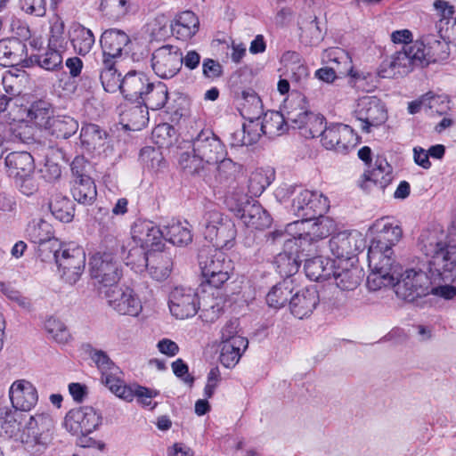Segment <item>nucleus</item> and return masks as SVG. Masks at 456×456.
<instances>
[{
  "label": "nucleus",
  "mask_w": 456,
  "mask_h": 456,
  "mask_svg": "<svg viewBox=\"0 0 456 456\" xmlns=\"http://www.w3.org/2000/svg\"><path fill=\"white\" fill-rule=\"evenodd\" d=\"M120 117L122 122H125V128L133 131L141 130L149 121L148 110L141 102L137 104L126 105Z\"/></svg>",
  "instance_id": "obj_38"
},
{
  "label": "nucleus",
  "mask_w": 456,
  "mask_h": 456,
  "mask_svg": "<svg viewBox=\"0 0 456 456\" xmlns=\"http://www.w3.org/2000/svg\"><path fill=\"white\" fill-rule=\"evenodd\" d=\"M167 24L168 18L165 14L159 13L147 23V31L152 39L164 37L168 33Z\"/></svg>",
  "instance_id": "obj_63"
},
{
  "label": "nucleus",
  "mask_w": 456,
  "mask_h": 456,
  "mask_svg": "<svg viewBox=\"0 0 456 456\" xmlns=\"http://www.w3.org/2000/svg\"><path fill=\"white\" fill-rule=\"evenodd\" d=\"M26 232L33 243L49 241L55 239L53 225L43 218H35L30 221L26 228Z\"/></svg>",
  "instance_id": "obj_46"
},
{
  "label": "nucleus",
  "mask_w": 456,
  "mask_h": 456,
  "mask_svg": "<svg viewBox=\"0 0 456 456\" xmlns=\"http://www.w3.org/2000/svg\"><path fill=\"white\" fill-rule=\"evenodd\" d=\"M151 252L148 248L141 245L132 248L126 256V265L131 266L136 273L142 272L149 265Z\"/></svg>",
  "instance_id": "obj_57"
},
{
  "label": "nucleus",
  "mask_w": 456,
  "mask_h": 456,
  "mask_svg": "<svg viewBox=\"0 0 456 456\" xmlns=\"http://www.w3.org/2000/svg\"><path fill=\"white\" fill-rule=\"evenodd\" d=\"M168 305L171 314L177 319L194 316L200 307L198 295L190 288L175 287L169 293Z\"/></svg>",
  "instance_id": "obj_17"
},
{
  "label": "nucleus",
  "mask_w": 456,
  "mask_h": 456,
  "mask_svg": "<svg viewBox=\"0 0 456 456\" xmlns=\"http://www.w3.org/2000/svg\"><path fill=\"white\" fill-rule=\"evenodd\" d=\"M192 155L183 152L179 164L183 170L191 175L203 177L211 183V177H207L206 166L218 163L227 155L225 145L211 130H201L191 141Z\"/></svg>",
  "instance_id": "obj_2"
},
{
  "label": "nucleus",
  "mask_w": 456,
  "mask_h": 456,
  "mask_svg": "<svg viewBox=\"0 0 456 456\" xmlns=\"http://www.w3.org/2000/svg\"><path fill=\"white\" fill-rule=\"evenodd\" d=\"M142 163L151 170H157L161 167L163 157L159 149L144 147L140 151Z\"/></svg>",
  "instance_id": "obj_64"
},
{
  "label": "nucleus",
  "mask_w": 456,
  "mask_h": 456,
  "mask_svg": "<svg viewBox=\"0 0 456 456\" xmlns=\"http://www.w3.org/2000/svg\"><path fill=\"white\" fill-rule=\"evenodd\" d=\"M421 251L429 257L428 272L430 276L421 271L409 269L395 279L391 286L396 296L407 302L430 294L433 283L452 281L456 273V221L449 229L448 235L441 231H425L419 237Z\"/></svg>",
  "instance_id": "obj_1"
},
{
  "label": "nucleus",
  "mask_w": 456,
  "mask_h": 456,
  "mask_svg": "<svg viewBox=\"0 0 456 456\" xmlns=\"http://www.w3.org/2000/svg\"><path fill=\"white\" fill-rule=\"evenodd\" d=\"M308 224L298 225V230L302 231L294 236L293 240H287L286 246L289 247L294 243L306 255H315L320 248L319 242L327 238L335 231V222L329 216H317L313 221H307Z\"/></svg>",
  "instance_id": "obj_5"
},
{
  "label": "nucleus",
  "mask_w": 456,
  "mask_h": 456,
  "mask_svg": "<svg viewBox=\"0 0 456 456\" xmlns=\"http://www.w3.org/2000/svg\"><path fill=\"white\" fill-rule=\"evenodd\" d=\"M305 99L301 94H297L291 99H288L284 103L286 113V121L290 123L294 129H299L304 126L305 121L311 113L305 107Z\"/></svg>",
  "instance_id": "obj_34"
},
{
  "label": "nucleus",
  "mask_w": 456,
  "mask_h": 456,
  "mask_svg": "<svg viewBox=\"0 0 456 456\" xmlns=\"http://www.w3.org/2000/svg\"><path fill=\"white\" fill-rule=\"evenodd\" d=\"M393 167L386 159L378 157L371 170L364 172L359 182V186L366 192H370L374 187L384 191L393 181Z\"/></svg>",
  "instance_id": "obj_21"
},
{
  "label": "nucleus",
  "mask_w": 456,
  "mask_h": 456,
  "mask_svg": "<svg viewBox=\"0 0 456 456\" xmlns=\"http://www.w3.org/2000/svg\"><path fill=\"white\" fill-rule=\"evenodd\" d=\"M71 192L74 200L84 205H91L97 196L96 186L91 177L74 180Z\"/></svg>",
  "instance_id": "obj_48"
},
{
  "label": "nucleus",
  "mask_w": 456,
  "mask_h": 456,
  "mask_svg": "<svg viewBox=\"0 0 456 456\" xmlns=\"http://www.w3.org/2000/svg\"><path fill=\"white\" fill-rule=\"evenodd\" d=\"M392 248H379L370 245L368 250V262L370 273L367 277V286L370 290H378L394 284L400 267L395 264Z\"/></svg>",
  "instance_id": "obj_3"
},
{
  "label": "nucleus",
  "mask_w": 456,
  "mask_h": 456,
  "mask_svg": "<svg viewBox=\"0 0 456 456\" xmlns=\"http://www.w3.org/2000/svg\"><path fill=\"white\" fill-rule=\"evenodd\" d=\"M415 44L420 45L419 55L422 67L444 61L450 55L448 43L444 39H437L435 35L427 36L422 40L415 41Z\"/></svg>",
  "instance_id": "obj_24"
},
{
  "label": "nucleus",
  "mask_w": 456,
  "mask_h": 456,
  "mask_svg": "<svg viewBox=\"0 0 456 456\" xmlns=\"http://www.w3.org/2000/svg\"><path fill=\"white\" fill-rule=\"evenodd\" d=\"M9 396L14 409L26 413L38 400L37 388L28 380L14 381L9 390Z\"/></svg>",
  "instance_id": "obj_26"
},
{
  "label": "nucleus",
  "mask_w": 456,
  "mask_h": 456,
  "mask_svg": "<svg viewBox=\"0 0 456 456\" xmlns=\"http://www.w3.org/2000/svg\"><path fill=\"white\" fill-rule=\"evenodd\" d=\"M177 101L184 102V98L177 96V99L169 101L167 86L162 82H158L157 84L149 83L141 102L147 110H157L166 107L167 112L182 117L183 115V108L175 105Z\"/></svg>",
  "instance_id": "obj_18"
},
{
  "label": "nucleus",
  "mask_w": 456,
  "mask_h": 456,
  "mask_svg": "<svg viewBox=\"0 0 456 456\" xmlns=\"http://www.w3.org/2000/svg\"><path fill=\"white\" fill-rule=\"evenodd\" d=\"M108 137V132L96 124H84L80 130L81 145L93 155H100L104 151Z\"/></svg>",
  "instance_id": "obj_27"
},
{
  "label": "nucleus",
  "mask_w": 456,
  "mask_h": 456,
  "mask_svg": "<svg viewBox=\"0 0 456 456\" xmlns=\"http://www.w3.org/2000/svg\"><path fill=\"white\" fill-rule=\"evenodd\" d=\"M294 290L293 281L290 279H285L272 288L266 295V302L269 306L281 308L289 301Z\"/></svg>",
  "instance_id": "obj_45"
},
{
  "label": "nucleus",
  "mask_w": 456,
  "mask_h": 456,
  "mask_svg": "<svg viewBox=\"0 0 456 456\" xmlns=\"http://www.w3.org/2000/svg\"><path fill=\"white\" fill-rule=\"evenodd\" d=\"M329 208L327 198L322 194L308 190L299 191L292 200V211L300 220L289 224V229L295 226L308 224L307 221H313L317 216H322Z\"/></svg>",
  "instance_id": "obj_10"
},
{
  "label": "nucleus",
  "mask_w": 456,
  "mask_h": 456,
  "mask_svg": "<svg viewBox=\"0 0 456 456\" xmlns=\"http://www.w3.org/2000/svg\"><path fill=\"white\" fill-rule=\"evenodd\" d=\"M89 271L92 279L110 287L115 285L122 275L119 258L113 252L95 253L90 258Z\"/></svg>",
  "instance_id": "obj_11"
},
{
  "label": "nucleus",
  "mask_w": 456,
  "mask_h": 456,
  "mask_svg": "<svg viewBox=\"0 0 456 456\" xmlns=\"http://www.w3.org/2000/svg\"><path fill=\"white\" fill-rule=\"evenodd\" d=\"M28 417V414L17 409L6 411L3 418L1 428L7 436L13 437L15 440L20 441L22 428Z\"/></svg>",
  "instance_id": "obj_44"
},
{
  "label": "nucleus",
  "mask_w": 456,
  "mask_h": 456,
  "mask_svg": "<svg viewBox=\"0 0 456 456\" xmlns=\"http://www.w3.org/2000/svg\"><path fill=\"white\" fill-rule=\"evenodd\" d=\"M354 115L362 122V130L365 133H370L371 126H378L387 119L384 105L376 96L360 98L354 110Z\"/></svg>",
  "instance_id": "obj_16"
},
{
  "label": "nucleus",
  "mask_w": 456,
  "mask_h": 456,
  "mask_svg": "<svg viewBox=\"0 0 456 456\" xmlns=\"http://www.w3.org/2000/svg\"><path fill=\"white\" fill-rule=\"evenodd\" d=\"M99 10L106 18L116 21L136 12L138 6L134 2H101Z\"/></svg>",
  "instance_id": "obj_47"
},
{
  "label": "nucleus",
  "mask_w": 456,
  "mask_h": 456,
  "mask_svg": "<svg viewBox=\"0 0 456 456\" xmlns=\"http://www.w3.org/2000/svg\"><path fill=\"white\" fill-rule=\"evenodd\" d=\"M67 45L68 39L65 36V23L60 16L56 15L51 20L48 46L66 50Z\"/></svg>",
  "instance_id": "obj_58"
},
{
  "label": "nucleus",
  "mask_w": 456,
  "mask_h": 456,
  "mask_svg": "<svg viewBox=\"0 0 456 456\" xmlns=\"http://www.w3.org/2000/svg\"><path fill=\"white\" fill-rule=\"evenodd\" d=\"M319 303V295L315 288H305L297 291L289 299L291 314L303 319L310 315Z\"/></svg>",
  "instance_id": "obj_28"
},
{
  "label": "nucleus",
  "mask_w": 456,
  "mask_h": 456,
  "mask_svg": "<svg viewBox=\"0 0 456 456\" xmlns=\"http://www.w3.org/2000/svg\"><path fill=\"white\" fill-rule=\"evenodd\" d=\"M305 256H311V255H306V252H303L302 248L297 251L296 256H293L291 252L280 253L276 257L279 273L285 276H291L296 273L298 271L299 263L303 261Z\"/></svg>",
  "instance_id": "obj_54"
},
{
  "label": "nucleus",
  "mask_w": 456,
  "mask_h": 456,
  "mask_svg": "<svg viewBox=\"0 0 456 456\" xmlns=\"http://www.w3.org/2000/svg\"><path fill=\"white\" fill-rule=\"evenodd\" d=\"M69 38L76 53L85 56L94 45V36L91 29L80 23H73L69 32Z\"/></svg>",
  "instance_id": "obj_35"
},
{
  "label": "nucleus",
  "mask_w": 456,
  "mask_h": 456,
  "mask_svg": "<svg viewBox=\"0 0 456 456\" xmlns=\"http://www.w3.org/2000/svg\"><path fill=\"white\" fill-rule=\"evenodd\" d=\"M239 110L240 115L248 121H258L263 114V104L257 94L248 89L241 92Z\"/></svg>",
  "instance_id": "obj_39"
},
{
  "label": "nucleus",
  "mask_w": 456,
  "mask_h": 456,
  "mask_svg": "<svg viewBox=\"0 0 456 456\" xmlns=\"http://www.w3.org/2000/svg\"><path fill=\"white\" fill-rule=\"evenodd\" d=\"M281 62L284 65L287 72L291 73V77L295 81H299L308 76V69L297 52H285L281 58Z\"/></svg>",
  "instance_id": "obj_51"
},
{
  "label": "nucleus",
  "mask_w": 456,
  "mask_h": 456,
  "mask_svg": "<svg viewBox=\"0 0 456 456\" xmlns=\"http://www.w3.org/2000/svg\"><path fill=\"white\" fill-rule=\"evenodd\" d=\"M174 254L169 250L157 249L150 253L147 269L151 276L161 281L167 279L173 270Z\"/></svg>",
  "instance_id": "obj_29"
},
{
  "label": "nucleus",
  "mask_w": 456,
  "mask_h": 456,
  "mask_svg": "<svg viewBox=\"0 0 456 456\" xmlns=\"http://www.w3.org/2000/svg\"><path fill=\"white\" fill-rule=\"evenodd\" d=\"M329 247L336 258L348 261L361 250L362 240L357 232L344 231L331 237Z\"/></svg>",
  "instance_id": "obj_23"
},
{
  "label": "nucleus",
  "mask_w": 456,
  "mask_h": 456,
  "mask_svg": "<svg viewBox=\"0 0 456 456\" xmlns=\"http://www.w3.org/2000/svg\"><path fill=\"white\" fill-rule=\"evenodd\" d=\"M37 254L43 262L55 261V256L60 255L63 246L58 239L38 242Z\"/></svg>",
  "instance_id": "obj_62"
},
{
  "label": "nucleus",
  "mask_w": 456,
  "mask_h": 456,
  "mask_svg": "<svg viewBox=\"0 0 456 456\" xmlns=\"http://www.w3.org/2000/svg\"><path fill=\"white\" fill-rule=\"evenodd\" d=\"M4 163L9 175L13 179L34 174V159L28 151L11 152L6 156Z\"/></svg>",
  "instance_id": "obj_30"
},
{
  "label": "nucleus",
  "mask_w": 456,
  "mask_h": 456,
  "mask_svg": "<svg viewBox=\"0 0 456 456\" xmlns=\"http://www.w3.org/2000/svg\"><path fill=\"white\" fill-rule=\"evenodd\" d=\"M199 265L205 281L216 289L230 279L233 269L232 261L217 248H201L199 253Z\"/></svg>",
  "instance_id": "obj_6"
},
{
  "label": "nucleus",
  "mask_w": 456,
  "mask_h": 456,
  "mask_svg": "<svg viewBox=\"0 0 456 456\" xmlns=\"http://www.w3.org/2000/svg\"><path fill=\"white\" fill-rule=\"evenodd\" d=\"M53 420L47 413L28 415L20 441L31 453H42L53 441Z\"/></svg>",
  "instance_id": "obj_4"
},
{
  "label": "nucleus",
  "mask_w": 456,
  "mask_h": 456,
  "mask_svg": "<svg viewBox=\"0 0 456 456\" xmlns=\"http://www.w3.org/2000/svg\"><path fill=\"white\" fill-rule=\"evenodd\" d=\"M216 165L215 182L224 188L233 185L241 175L242 167L226 157L221 159Z\"/></svg>",
  "instance_id": "obj_36"
},
{
  "label": "nucleus",
  "mask_w": 456,
  "mask_h": 456,
  "mask_svg": "<svg viewBox=\"0 0 456 456\" xmlns=\"http://www.w3.org/2000/svg\"><path fill=\"white\" fill-rule=\"evenodd\" d=\"M373 235L370 245L378 246L379 248H392L403 237V229L398 221L388 216L376 220L370 227Z\"/></svg>",
  "instance_id": "obj_19"
},
{
  "label": "nucleus",
  "mask_w": 456,
  "mask_h": 456,
  "mask_svg": "<svg viewBox=\"0 0 456 456\" xmlns=\"http://www.w3.org/2000/svg\"><path fill=\"white\" fill-rule=\"evenodd\" d=\"M132 238L141 246L154 251L160 249L163 231L150 220L138 219L132 226Z\"/></svg>",
  "instance_id": "obj_25"
},
{
  "label": "nucleus",
  "mask_w": 456,
  "mask_h": 456,
  "mask_svg": "<svg viewBox=\"0 0 456 456\" xmlns=\"http://www.w3.org/2000/svg\"><path fill=\"white\" fill-rule=\"evenodd\" d=\"M149 83L148 77L142 73L128 72L122 78L119 91L126 100L140 103Z\"/></svg>",
  "instance_id": "obj_31"
},
{
  "label": "nucleus",
  "mask_w": 456,
  "mask_h": 456,
  "mask_svg": "<svg viewBox=\"0 0 456 456\" xmlns=\"http://www.w3.org/2000/svg\"><path fill=\"white\" fill-rule=\"evenodd\" d=\"M260 126L261 123L258 121H248V124H243L241 129L235 131V136H242V139L237 143L247 146L256 143L261 136Z\"/></svg>",
  "instance_id": "obj_60"
},
{
  "label": "nucleus",
  "mask_w": 456,
  "mask_h": 456,
  "mask_svg": "<svg viewBox=\"0 0 456 456\" xmlns=\"http://www.w3.org/2000/svg\"><path fill=\"white\" fill-rule=\"evenodd\" d=\"M312 256L303 257L305 275L314 281L329 280L332 275L335 263L321 256Z\"/></svg>",
  "instance_id": "obj_32"
},
{
  "label": "nucleus",
  "mask_w": 456,
  "mask_h": 456,
  "mask_svg": "<svg viewBox=\"0 0 456 456\" xmlns=\"http://www.w3.org/2000/svg\"><path fill=\"white\" fill-rule=\"evenodd\" d=\"M47 129L56 138L67 139L77 131L78 123L69 116H58L53 118Z\"/></svg>",
  "instance_id": "obj_53"
},
{
  "label": "nucleus",
  "mask_w": 456,
  "mask_h": 456,
  "mask_svg": "<svg viewBox=\"0 0 456 456\" xmlns=\"http://www.w3.org/2000/svg\"><path fill=\"white\" fill-rule=\"evenodd\" d=\"M337 286L342 290H354L362 279V271L357 266L340 267L334 266L332 275Z\"/></svg>",
  "instance_id": "obj_41"
},
{
  "label": "nucleus",
  "mask_w": 456,
  "mask_h": 456,
  "mask_svg": "<svg viewBox=\"0 0 456 456\" xmlns=\"http://www.w3.org/2000/svg\"><path fill=\"white\" fill-rule=\"evenodd\" d=\"M183 60V52L178 46L165 45L152 53L151 67L158 77L172 78L182 69Z\"/></svg>",
  "instance_id": "obj_13"
},
{
  "label": "nucleus",
  "mask_w": 456,
  "mask_h": 456,
  "mask_svg": "<svg viewBox=\"0 0 456 456\" xmlns=\"http://www.w3.org/2000/svg\"><path fill=\"white\" fill-rule=\"evenodd\" d=\"M329 61L335 64L334 67L321 68L315 72V76L327 83H331L337 77V74L345 75L348 73L354 80V86L357 89L366 90L364 81L370 77V74L364 75L358 71H354L351 66L349 55L339 48L330 49L327 52ZM369 91V89H367Z\"/></svg>",
  "instance_id": "obj_9"
},
{
  "label": "nucleus",
  "mask_w": 456,
  "mask_h": 456,
  "mask_svg": "<svg viewBox=\"0 0 456 456\" xmlns=\"http://www.w3.org/2000/svg\"><path fill=\"white\" fill-rule=\"evenodd\" d=\"M322 145L328 150L346 152L355 145V136L353 129L343 124H332L325 126L322 134Z\"/></svg>",
  "instance_id": "obj_20"
},
{
  "label": "nucleus",
  "mask_w": 456,
  "mask_h": 456,
  "mask_svg": "<svg viewBox=\"0 0 456 456\" xmlns=\"http://www.w3.org/2000/svg\"><path fill=\"white\" fill-rule=\"evenodd\" d=\"M102 417L91 406L70 410L65 416L64 427L73 436L91 434L101 425Z\"/></svg>",
  "instance_id": "obj_14"
},
{
  "label": "nucleus",
  "mask_w": 456,
  "mask_h": 456,
  "mask_svg": "<svg viewBox=\"0 0 456 456\" xmlns=\"http://www.w3.org/2000/svg\"><path fill=\"white\" fill-rule=\"evenodd\" d=\"M51 104L45 101L34 102L27 110V117L39 127L47 129L52 121Z\"/></svg>",
  "instance_id": "obj_50"
},
{
  "label": "nucleus",
  "mask_w": 456,
  "mask_h": 456,
  "mask_svg": "<svg viewBox=\"0 0 456 456\" xmlns=\"http://www.w3.org/2000/svg\"><path fill=\"white\" fill-rule=\"evenodd\" d=\"M65 50L48 46L45 53L32 54L30 61L46 70H57L62 67V53Z\"/></svg>",
  "instance_id": "obj_49"
},
{
  "label": "nucleus",
  "mask_w": 456,
  "mask_h": 456,
  "mask_svg": "<svg viewBox=\"0 0 456 456\" xmlns=\"http://www.w3.org/2000/svg\"><path fill=\"white\" fill-rule=\"evenodd\" d=\"M325 126L324 117L321 114L311 112L299 130L304 137L314 138L322 135Z\"/></svg>",
  "instance_id": "obj_59"
},
{
  "label": "nucleus",
  "mask_w": 456,
  "mask_h": 456,
  "mask_svg": "<svg viewBox=\"0 0 456 456\" xmlns=\"http://www.w3.org/2000/svg\"><path fill=\"white\" fill-rule=\"evenodd\" d=\"M45 330L57 343L65 344L69 341L70 335L65 325L59 320L50 318L45 322Z\"/></svg>",
  "instance_id": "obj_61"
},
{
  "label": "nucleus",
  "mask_w": 456,
  "mask_h": 456,
  "mask_svg": "<svg viewBox=\"0 0 456 456\" xmlns=\"http://www.w3.org/2000/svg\"><path fill=\"white\" fill-rule=\"evenodd\" d=\"M163 238L174 245H188L192 240L191 225L186 221H173L171 224L165 226Z\"/></svg>",
  "instance_id": "obj_42"
},
{
  "label": "nucleus",
  "mask_w": 456,
  "mask_h": 456,
  "mask_svg": "<svg viewBox=\"0 0 456 456\" xmlns=\"http://www.w3.org/2000/svg\"><path fill=\"white\" fill-rule=\"evenodd\" d=\"M55 263L62 279L69 284H75L85 271L86 253L80 247L64 245L60 255L55 256Z\"/></svg>",
  "instance_id": "obj_12"
},
{
  "label": "nucleus",
  "mask_w": 456,
  "mask_h": 456,
  "mask_svg": "<svg viewBox=\"0 0 456 456\" xmlns=\"http://www.w3.org/2000/svg\"><path fill=\"white\" fill-rule=\"evenodd\" d=\"M106 297L110 306L120 314L137 316L142 311L141 301L130 289L110 288L106 291Z\"/></svg>",
  "instance_id": "obj_22"
},
{
  "label": "nucleus",
  "mask_w": 456,
  "mask_h": 456,
  "mask_svg": "<svg viewBox=\"0 0 456 456\" xmlns=\"http://www.w3.org/2000/svg\"><path fill=\"white\" fill-rule=\"evenodd\" d=\"M53 216L63 223H69L74 217L73 202L66 196L55 194L49 204Z\"/></svg>",
  "instance_id": "obj_52"
},
{
  "label": "nucleus",
  "mask_w": 456,
  "mask_h": 456,
  "mask_svg": "<svg viewBox=\"0 0 456 456\" xmlns=\"http://www.w3.org/2000/svg\"><path fill=\"white\" fill-rule=\"evenodd\" d=\"M234 210L237 216L248 227L263 230L272 223L271 216L267 211L256 200H250L246 194L242 193L237 200Z\"/></svg>",
  "instance_id": "obj_15"
},
{
  "label": "nucleus",
  "mask_w": 456,
  "mask_h": 456,
  "mask_svg": "<svg viewBox=\"0 0 456 456\" xmlns=\"http://www.w3.org/2000/svg\"><path fill=\"white\" fill-rule=\"evenodd\" d=\"M207 240L216 248H231L234 245L237 230L234 222L217 210H209L204 215Z\"/></svg>",
  "instance_id": "obj_7"
},
{
  "label": "nucleus",
  "mask_w": 456,
  "mask_h": 456,
  "mask_svg": "<svg viewBox=\"0 0 456 456\" xmlns=\"http://www.w3.org/2000/svg\"><path fill=\"white\" fill-rule=\"evenodd\" d=\"M419 49L420 45H416L415 42L403 45L402 50L393 54L390 60L381 63L378 71L379 77L382 78L403 77L411 72L414 68H423L419 55Z\"/></svg>",
  "instance_id": "obj_8"
},
{
  "label": "nucleus",
  "mask_w": 456,
  "mask_h": 456,
  "mask_svg": "<svg viewBox=\"0 0 456 456\" xmlns=\"http://www.w3.org/2000/svg\"><path fill=\"white\" fill-rule=\"evenodd\" d=\"M200 20L194 12L184 11L179 13L171 28L178 38L187 40L191 38L199 31Z\"/></svg>",
  "instance_id": "obj_37"
},
{
  "label": "nucleus",
  "mask_w": 456,
  "mask_h": 456,
  "mask_svg": "<svg viewBox=\"0 0 456 456\" xmlns=\"http://www.w3.org/2000/svg\"><path fill=\"white\" fill-rule=\"evenodd\" d=\"M248 345L247 338H234L232 342L221 343L220 362L226 368H233L239 362Z\"/></svg>",
  "instance_id": "obj_40"
},
{
  "label": "nucleus",
  "mask_w": 456,
  "mask_h": 456,
  "mask_svg": "<svg viewBox=\"0 0 456 456\" xmlns=\"http://www.w3.org/2000/svg\"><path fill=\"white\" fill-rule=\"evenodd\" d=\"M118 372L119 370L102 375V381L117 396L126 401H132L134 398V392L117 376Z\"/></svg>",
  "instance_id": "obj_56"
},
{
  "label": "nucleus",
  "mask_w": 456,
  "mask_h": 456,
  "mask_svg": "<svg viewBox=\"0 0 456 456\" xmlns=\"http://www.w3.org/2000/svg\"><path fill=\"white\" fill-rule=\"evenodd\" d=\"M130 42L129 37L120 29L105 30L100 39L102 53L107 57H119L123 48Z\"/></svg>",
  "instance_id": "obj_33"
},
{
  "label": "nucleus",
  "mask_w": 456,
  "mask_h": 456,
  "mask_svg": "<svg viewBox=\"0 0 456 456\" xmlns=\"http://www.w3.org/2000/svg\"><path fill=\"white\" fill-rule=\"evenodd\" d=\"M26 45L17 37L0 41V59H4V65H15L23 59Z\"/></svg>",
  "instance_id": "obj_43"
},
{
  "label": "nucleus",
  "mask_w": 456,
  "mask_h": 456,
  "mask_svg": "<svg viewBox=\"0 0 456 456\" xmlns=\"http://www.w3.org/2000/svg\"><path fill=\"white\" fill-rule=\"evenodd\" d=\"M287 121L285 116L278 111H272L265 114L260 126L263 134L271 137L282 134L286 131Z\"/></svg>",
  "instance_id": "obj_55"
}]
</instances>
